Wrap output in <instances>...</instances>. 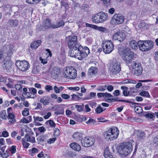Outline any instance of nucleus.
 <instances>
[{
    "instance_id": "f257e3e1",
    "label": "nucleus",
    "mask_w": 158,
    "mask_h": 158,
    "mask_svg": "<svg viewBox=\"0 0 158 158\" xmlns=\"http://www.w3.org/2000/svg\"><path fill=\"white\" fill-rule=\"evenodd\" d=\"M132 150V143L129 141L121 143L118 149L119 154L123 157L127 156Z\"/></svg>"
},
{
    "instance_id": "f03ea898",
    "label": "nucleus",
    "mask_w": 158,
    "mask_h": 158,
    "mask_svg": "<svg viewBox=\"0 0 158 158\" xmlns=\"http://www.w3.org/2000/svg\"><path fill=\"white\" fill-rule=\"evenodd\" d=\"M119 133V131L118 128L113 127L110 128L108 131L104 133V136L106 139L113 140L118 137Z\"/></svg>"
},
{
    "instance_id": "7ed1b4c3",
    "label": "nucleus",
    "mask_w": 158,
    "mask_h": 158,
    "mask_svg": "<svg viewBox=\"0 0 158 158\" xmlns=\"http://www.w3.org/2000/svg\"><path fill=\"white\" fill-rule=\"evenodd\" d=\"M138 46L139 49L142 52H146L150 50L153 47L154 43L148 40H140L138 42Z\"/></svg>"
},
{
    "instance_id": "20e7f679",
    "label": "nucleus",
    "mask_w": 158,
    "mask_h": 158,
    "mask_svg": "<svg viewBox=\"0 0 158 158\" xmlns=\"http://www.w3.org/2000/svg\"><path fill=\"white\" fill-rule=\"evenodd\" d=\"M77 70L75 68L70 66L64 69L63 74L65 78L74 79L77 77Z\"/></svg>"
},
{
    "instance_id": "39448f33",
    "label": "nucleus",
    "mask_w": 158,
    "mask_h": 158,
    "mask_svg": "<svg viewBox=\"0 0 158 158\" xmlns=\"http://www.w3.org/2000/svg\"><path fill=\"white\" fill-rule=\"evenodd\" d=\"M133 74L136 76H139L143 71V68L140 63L136 61H133L130 65Z\"/></svg>"
},
{
    "instance_id": "423d86ee",
    "label": "nucleus",
    "mask_w": 158,
    "mask_h": 158,
    "mask_svg": "<svg viewBox=\"0 0 158 158\" xmlns=\"http://www.w3.org/2000/svg\"><path fill=\"white\" fill-rule=\"evenodd\" d=\"M122 57L127 64H131L135 58L134 52L129 50H125Z\"/></svg>"
},
{
    "instance_id": "0eeeda50",
    "label": "nucleus",
    "mask_w": 158,
    "mask_h": 158,
    "mask_svg": "<svg viewBox=\"0 0 158 158\" xmlns=\"http://www.w3.org/2000/svg\"><path fill=\"white\" fill-rule=\"evenodd\" d=\"M68 44L70 49L79 48V47L81 46L77 42V37L76 36H69L68 37Z\"/></svg>"
},
{
    "instance_id": "6e6552de",
    "label": "nucleus",
    "mask_w": 158,
    "mask_h": 158,
    "mask_svg": "<svg viewBox=\"0 0 158 158\" xmlns=\"http://www.w3.org/2000/svg\"><path fill=\"white\" fill-rule=\"evenodd\" d=\"M16 66L20 70L25 72L30 67L29 63L27 61L24 60L23 61H17Z\"/></svg>"
},
{
    "instance_id": "1a4fd4ad",
    "label": "nucleus",
    "mask_w": 158,
    "mask_h": 158,
    "mask_svg": "<svg viewBox=\"0 0 158 158\" xmlns=\"http://www.w3.org/2000/svg\"><path fill=\"white\" fill-rule=\"evenodd\" d=\"M124 19V16L121 14H115L112 17L110 22L113 25L120 24L123 23Z\"/></svg>"
},
{
    "instance_id": "9d476101",
    "label": "nucleus",
    "mask_w": 158,
    "mask_h": 158,
    "mask_svg": "<svg viewBox=\"0 0 158 158\" xmlns=\"http://www.w3.org/2000/svg\"><path fill=\"white\" fill-rule=\"evenodd\" d=\"M103 51L106 54H109L113 50V44L110 40H108L102 44Z\"/></svg>"
},
{
    "instance_id": "9b49d317",
    "label": "nucleus",
    "mask_w": 158,
    "mask_h": 158,
    "mask_svg": "<svg viewBox=\"0 0 158 158\" xmlns=\"http://www.w3.org/2000/svg\"><path fill=\"white\" fill-rule=\"evenodd\" d=\"M95 141V139L93 137H85L81 140V143L83 146L87 147L92 145Z\"/></svg>"
},
{
    "instance_id": "f8f14e48",
    "label": "nucleus",
    "mask_w": 158,
    "mask_h": 158,
    "mask_svg": "<svg viewBox=\"0 0 158 158\" xmlns=\"http://www.w3.org/2000/svg\"><path fill=\"white\" fill-rule=\"evenodd\" d=\"M110 69L113 74L118 73L121 70L120 65L118 62H113Z\"/></svg>"
},
{
    "instance_id": "ddd939ff",
    "label": "nucleus",
    "mask_w": 158,
    "mask_h": 158,
    "mask_svg": "<svg viewBox=\"0 0 158 158\" xmlns=\"http://www.w3.org/2000/svg\"><path fill=\"white\" fill-rule=\"evenodd\" d=\"M126 37L125 33L122 31H118L115 33L113 35V38L118 40L120 42L123 41Z\"/></svg>"
},
{
    "instance_id": "4468645a",
    "label": "nucleus",
    "mask_w": 158,
    "mask_h": 158,
    "mask_svg": "<svg viewBox=\"0 0 158 158\" xmlns=\"http://www.w3.org/2000/svg\"><path fill=\"white\" fill-rule=\"evenodd\" d=\"M79 48H72L70 49L69 52L70 56L76 58H77L78 59V57L80 54L79 51L80 49L81 48V46L79 47Z\"/></svg>"
},
{
    "instance_id": "2eb2a0df",
    "label": "nucleus",
    "mask_w": 158,
    "mask_h": 158,
    "mask_svg": "<svg viewBox=\"0 0 158 158\" xmlns=\"http://www.w3.org/2000/svg\"><path fill=\"white\" fill-rule=\"evenodd\" d=\"M2 66L4 69L8 72L11 69V63L7 60L5 59L2 62Z\"/></svg>"
},
{
    "instance_id": "dca6fc26",
    "label": "nucleus",
    "mask_w": 158,
    "mask_h": 158,
    "mask_svg": "<svg viewBox=\"0 0 158 158\" xmlns=\"http://www.w3.org/2000/svg\"><path fill=\"white\" fill-rule=\"evenodd\" d=\"M34 134V133L31 131L29 134H27L25 135V138L26 141L27 142H29L32 143H35V137L31 136Z\"/></svg>"
},
{
    "instance_id": "f3484780",
    "label": "nucleus",
    "mask_w": 158,
    "mask_h": 158,
    "mask_svg": "<svg viewBox=\"0 0 158 158\" xmlns=\"http://www.w3.org/2000/svg\"><path fill=\"white\" fill-rule=\"evenodd\" d=\"M43 26L46 29H53V24L49 19H46L43 22Z\"/></svg>"
},
{
    "instance_id": "a211bd4d",
    "label": "nucleus",
    "mask_w": 158,
    "mask_h": 158,
    "mask_svg": "<svg viewBox=\"0 0 158 158\" xmlns=\"http://www.w3.org/2000/svg\"><path fill=\"white\" fill-rule=\"evenodd\" d=\"M48 138V135L47 134L41 135L38 136L37 138L38 143L41 144L42 143L46 142Z\"/></svg>"
},
{
    "instance_id": "6ab92c4d",
    "label": "nucleus",
    "mask_w": 158,
    "mask_h": 158,
    "mask_svg": "<svg viewBox=\"0 0 158 158\" xmlns=\"http://www.w3.org/2000/svg\"><path fill=\"white\" fill-rule=\"evenodd\" d=\"M108 100L110 101H111L112 102H116V101H119V102H126L128 103H131L132 106H133V107H135L136 106V105H138V103H136L135 102H131L130 100H117V99L115 98H110L108 99Z\"/></svg>"
},
{
    "instance_id": "aec40b11",
    "label": "nucleus",
    "mask_w": 158,
    "mask_h": 158,
    "mask_svg": "<svg viewBox=\"0 0 158 158\" xmlns=\"http://www.w3.org/2000/svg\"><path fill=\"white\" fill-rule=\"evenodd\" d=\"M136 132V136L138 140L142 141L145 139L146 136L144 132L139 130L137 131Z\"/></svg>"
},
{
    "instance_id": "412c9836",
    "label": "nucleus",
    "mask_w": 158,
    "mask_h": 158,
    "mask_svg": "<svg viewBox=\"0 0 158 158\" xmlns=\"http://www.w3.org/2000/svg\"><path fill=\"white\" fill-rule=\"evenodd\" d=\"M8 116L7 118L12 120L11 123L14 122L15 121L14 119L15 114L12 112V108L11 107H9L7 109Z\"/></svg>"
},
{
    "instance_id": "4be33fe9",
    "label": "nucleus",
    "mask_w": 158,
    "mask_h": 158,
    "mask_svg": "<svg viewBox=\"0 0 158 158\" xmlns=\"http://www.w3.org/2000/svg\"><path fill=\"white\" fill-rule=\"evenodd\" d=\"M98 70V69L96 67L92 66L88 70V74L92 77L97 73Z\"/></svg>"
},
{
    "instance_id": "5701e85b",
    "label": "nucleus",
    "mask_w": 158,
    "mask_h": 158,
    "mask_svg": "<svg viewBox=\"0 0 158 158\" xmlns=\"http://www.w3.org/2000/svg\"><path fill=\"white\" fill-rule=\"evenodd\" d=\"M151 24L145 22L143 21H140L138 27L139 28H143L144 30H147L151 27Z\"/></svg>"
},
{
    "instance_id": "b1692460",
    "label": "nucleus",
    "mask_w": 158,
    "mask_h": 158,
    "mask_svg": "<svg viewBox=\"0 0 158 158\" xmlns=\"http://www.w3.org/2000/svg\"><path fill=\"white\" fill-rule=\"evenodd\" d=\"M104 156L105 158H114L112 153L110 151L109 148L107 147L104 150Z\"/></svg>"
},
{
    "instance_id": "393cba45",
    "label": "nucleus",
    "mask_w": 158,
    "mask_h": 158,
    "mask_svg": "<svg viewBox=\"0 0 158 158\" xmlns=\"http://www.w3.org/2000/svg\"><path fill=\"white\" fill-rule=\"evenodd\" d=\"M65 24L64 21L61 19L57 20L55 24H53V29L63 27Z\"/></svg>"
},
{
    "instance_id": "a878e982",
    "label": "nucleus",
    "mask_w": 158,
    "mask_h": 158,
    "mask_svg": "<svg viewBox=\"0 0 158 158\" xmlns=\"http://www.w3.org/2000/svg\"><path fill=\"white\" fill-rule=\"evenodd\" d=\"M98 15L100 17V23L105 22L108 19V14L107 13L101 12L99 13Z\"/></svg>"
},
{
    "instance_id": "bb28decb",
    "label": "nucleus",
    "mask_w": 158,
    "mask_h": 158,
    "mask_svg": "<svg viewBox=\"0 0 158 158\" xmlns=\"http://www.w3.org/2000/svg\"><path fill=\"white\" fill-rule=\"evenodd\" d=\"M50 100V98L48 96H44L40 99V102L43 104L44 106L48 104Z\"/></svg>"
},
{
    "instance_id": "cd10ccee",
    "label": "nucleus",
    "mask_w": 158,
    "mask_h": 158,
    "mask_svg": "<svg viewBox=\"0 0 158 158\" xmlns=\"http://www.w3.org/2000/svg\"><path fill=\"white\" fill-rule=\"evenodd\" d=\"M41 41L39 40L35 41L31 43V48H32L36 49L40 45Z\"/></svg>"
},
{
    "instance_id": "c85d7f7f",
    "label": "nucleus",
    "mask_w": 158,
    "mask_h": 158,
    "mask_svg": "<svg viewBox=\"0 0 158 158\" xmlns=\"http://www.w3.org/2000/svg\"><path fill=\"white\" fill-rule=\"evenodd\" d=\"M70 146L73 149L77 151H79L81 149V146L76 143L73 142L70 143Z\"/></svg>"
},
{
    "instance_id": "c756f323",
    "label": "nucleus",
    "mask_w": 158,
    "mask_h": 158,
    "mask_svg": "<svg viewBox=\"0 0 158 158\" xmlns=\"http://www.w3.org/2000/svg\"><path fill=\"white\" fill-rule=\"evenodd\" d=\"M8 24L11 27H17L18 24V21L16 19H9L8 22Z\"/></svg>"
},
{
    "instance_id": "7c9ffc66",
    "label": "nucleus",
    "mask_w": 158,
    "mask_h": 158,
    "mask_svg": "<svg viewBox=\"0 0 158 158\" xmlns=\"http://www.w3.org/2000/svg\"><path fill=\"white\" fill-rule=\"evenodd\" d=\"M82 134L81 133L76 132L74 133L73 135V137L77 141L80 140L82 137Z\"/></svg>"
},
{
    "instance_id": "2f4dec72",
    "label": "nucleus",
    "mask_w": 158,
    "mask_h": 158,
    "mask_svg": "<svg viewBox=\"0 0 158 158\" xmlns=\"http://www.w3.org/2000/svg\"><path fill=\"white\" fill-rule=\"evenodd\" d=\"M99 13L94 15L92 18V20L94 23H100V17L99 16Z\"/></svg>"
},
{
    "instance_id": "473e14b6",
    "label": "nucleus",
    "mask_w": 158,
    "mask_h": 158,
    "mask_svg": "<svg viewBox=\"0 0 158 158\" xmlns=\"http://www.w3.org/2000/svg\"><path fill=\"white\" fill-rule=\"evenodd\" d=\"M85 49H84V48H82L81 46V48L80 49L79 51L80 54L78 57V59L79 60H81L83 58H85L86 56L85 55Z\"/></svg>"
},
{
    "instance_id": "72a5a7b5",
    "label": "nucleus",
    "mask_w": 158,
    "mask_h": 158,
    "mask_svg": "<svg viewBox=\"0 0 158 158\" xmlns=\"http://www.w3.org/2000/svg\"><path fill=\"white\" fill-rule=\"evenodd\" d=\"M130 47L133 49L136 50L138 48V42L137 43L136 41L133 40L131 41L129 44Z\"/></svg>"
},
{
    "instance_id": "f704fd0d",
    "label": "nucleus",
    "mask_w": 158,
    "mask_h": 158,
    "mask_svg": "<svg viewBox=\"0 0 158 158\" xmlns=\"http://www.w3.org/2000/svg\"><path fill=\"white\" fill-rule=\"evenodd\" d=\"M121 89L123 90V93L124 96L127 97L129 95L130 93L128 91V87L125 86H122Z\"/></svg>"
},
{
    "instance_id": "c9c22d12",
    "label": "nucleus",
    "mask_w": 158,
    "mask_h": 158,
    "mask_svg": "<svg viewBox=\"0 0 158 158\" xmlns=\"http://www.w3.org/2000/svg\"><path fill=\"white\" fill-rule=\"evenodd\" d=\"M143 115L147 118L152 119L153 120H154L155 118V113H144Z\"/></svg>"
},
{
    "instance_id": "e433bc0d",
    "label": "nucleus",
    "mask_w": 158,
    "mask_h": 158,
    "mask_svg": "<svg viewBox=\"0 0 158 158\" xmlns=\"http://www.w3.org/2000/svg\"><path fill=\"white\" fill-rule=\"evenodd\" d=\"M0 117L3 119H6L7 117L6 110H3L0 112Z\"/></svg>"
},
{
    "instance_id": "4c0bfd02",
    "label": "nucleus",
    "mask_w": 158,
    "mask_h": 158,
    "mask_svg": "<svg viewBox=\"0 0 158 158\" xmlns=\"http://www.w3.org/2000/svg\"><path fill=\"white\" fill-rule=\"evenodd\" d=\"M8 48H7V55L9 57L12 54V52L13 50V45L10 44L8 45Z\"/></svg>"
},
{
    "instance_id": "58836bf2",
    "label": "nucleus",
    "mask_w": 158,
    "mask_h": 158,
    "mask_svg": "<svg viewBox=\"0 0 158 158\" xmlns=\"http://www.w3.org/2000/svg\"><path fill=\"white\" fill-rule=\"evenodd\" d=\"M121 84H127V83H133L136 84V82L134 80L131 79H126L120 82Z\"/></svg>"
},
{
    "instance_id": "ea45409f",
    "label": "nucleus",
    "mask_w": 158,
    "mask_h": 158,
    "mask_svg": "<svg viewBox=\"0 0 158 158\" xmlns=\"http://www.w3.org/2000/svg\"><path fill=\"white\" fill-rule=\"evenodd\" d=\"M95 29L97 30L103 32H106L107 31V30L105 27H98L96 25Z\"/></svg>"
},
{
    "instance_id": "a19ab883",
    "label": "nucleus",
    "mask_w": 158,
    "mask_h": 158,
    "mask_svg": "<svg viewBox=\"0 0 158 158\" xmlns=\"http://www.w3.org/2000/svg\"><path fill=\"white\" fill-rule=\"evenodd\" d=\"M22 141L23 148H25L27 149L30 145V144L26 142L23 139H22Z\"/></svg>"
},
{
    "instance_id": "79ce46f5",
    "label": "nucleus",
    "mask_w": 158,
    "mask_h": 158,
    "mask_svg": "<svg viewBox=\"0 0 158 158\" xmlns=\"http://www.w3.org/2000/svg\"><path fill=\"white\" fill-rule=\"evenodd\" d=\"M96 94L95 93L91 92L89 93V96L85 97V100H89L92 99V98H94L96 96Z\"/></svg>"
},
{
    "instance_id": "37998d69",
    "label": "nucleus",
    "mask_w": 158,
    "mask_h": 158,
    "mask_svg": "<svg viewBox=\"0 0 158 158\" xmlns=\"http://www.w3.org/2000/svg\"><path fill=\"white\" fill-rule=\"evenodd\" d=\"M29 109L27 108H24L22 112V114L25 116L28 115L29 114Z\"/></svg>"
},
{
    "instance_id": "c03bdc74",
    "label": "nucleus",
    "mask_w": 158,
    "mask_h": 158,
    "mask_svg": "<svg viewBox=\"0 0 158 158\" xmlns=\"http://www.w3.org/2000/svg\"><path fill=\"white\" fill-rule=\"evenodd\" d=\"M96 121L94 119L89 118V120L86 122V123L88 124L91 125L96 124Z\"/></svg>"
},
{
    "instance_id": "a18cd8bd",
    "label": "nucleus",
    "mask_w": 158,
    "mask_h": 158,
    "mask_svg": "<svg viewBox=\"0 0 158 158\" xmlns=\"http://www.w3.org/2000/svg\"><path fill=\"white\" fill-rule=\"evenodd\" d=\"M139 95L143 97H148L150 96L149 94L147 91H142L139 93Z\"/></svg>"
},
{
    "instance_id": "49530a36",
    "label": "nucleus",
    "mask_w": 158,
    "mask_h": 158,
    "mask_svg": "<svg viewBox=\"0 0 158 158\" xmlns=\"http://www.w3.org/2000/svg\"><path fill=\"white\" fill-rule=\"evenodd\" d=\"M105 109L103 110V108L102 107L100 106V105H99L98 107L96 108V110H95L96 112L98 113L99 114L101 112H102L103 111L105 110Z\"/></svg>"
},
{
    "instance_id": "de8ad7c7",
    "label": "nucleus",
    "mask_w": 158,
    "mask_h": 158,
    "mask_svg": "<svg viewBox=\"0 0 158 158\" xmlns=\"http://www.w3.org/2000/svg\"><path fill=\"white\" fill-rule=\"evenodd\" d=\"M10 150L9 149H7L6 151L3 153V158H6L8 157L10 154Z\"/></svg>"
},
{
    "instance_id": "09e8293b",
    "label": "nucleus",
    "mask_w": 158,
    "mask_h": 158,
    "mask_svg": "<svg viewBox=\"0 0 158 158\" xmlns=\"http://www.w3.org/2000/svg\"><path fill=\"white\" fill-rule=\"evenodd\" d=\"M9 6L8 5H4L2 6L1 8L3 11H6L9 9Z\"/></svg>"
},
{
    "instance_id": "8fccbe9b",
    "label": "nucleus",
    "mask_w": 158,
    "mask_h": 158,
    "mask_svg": "<svg viewBox=\"0 0 158 158\" xmlns=\"http://www.w3.org/2000/svg\"><path fill=\"white\" fill-rule=\"evenodd\" d=\"M84 105L82 106L80 105H76L75 107L78 112H81L83 111Z\"/></svg>"
},
{
    "instance_id": "3c124183",
    "label": "nucleus",
    "mask_w": 158,
    "mask_h": 158,
    "mask_svg": "<svg viewBox=\"0 0 158 158\" xmlns=\"http://www.w3.org/2000/svg\"><path fill=\"white\" fill-rule=\"evenodd\" d=\"M48 123L50 125V126L52 127H55L56 126V124L52 120H49L47 121L46 123L48 124Z\"/></svg>"
},
{
    "instance_id": "603ef678",
    "label": "nucleus",
    "mask_w": 158,
    "mask_h": 158,
    "mask_svg": "<svg viewBox=\"0 0 158 158\" xmlns=\"http://www.w3.org/2000/svg\"><path fill=\"white\" fill-rule=\"evenodd\" d=\"M106 88V86H99L97 89V90L101 91H105Z\"/></svg>"
},
{
    "instance_id": "864d4df0",
    "label": "nucleus",
    "mask_w": 158,
    "mask_h": 158,
    "mask_svg": "<svg viewBox=\"0 0 158 158\" xmlns=\"http://www.w3.org/2000/svg\"><path fill=\"white\" fill-rule=\"evenodd\" d=\"M147 155L146 154L145 152L143 150L141 155L139 156L138 158H146L147 157Z\"/></svg>"
},
{
    "instance_id": "5fc2aeb1",
    "label": "nucleus",
    "mask_w": 158,
    "mask_h": 158,
    "mask_svg": "<svg viewBox=\"0 0 158 158\" xmlns=\"http://www.w3.org/2000/svg\"><path fill=\"white\" fill-rule=\"evenodd\" d=\"M61 5L62 6H64L65 9L68 6V4L67 2L64 0H62L60 2Z\"/></svg>"
},
{
    "instance_id": "6e6d98bb",
    "label": "nucleus",
    "mask_w": 158,
    "mask_h": 158,
    "mask_svg": "<svg viewBox=\"0 0 158 158\" xmlns=\"http://www.w3.org/2000/svg\"><path fill=\"white\" fill-rule=\"evenodd\" d=\"M16 146L15 145H13L11 146V148L9 150H10V152L12 154H14L16 152Z\"/></svg>"
},
{
    "instance_id": "4d7b16f0",
    "label": "nucleus",
    "mask_w": 158,
    "mask_h": 158,
    "mask_svg": "<svg viewBox=\"0 0 158 158\" xmlns=\"http://www.w3.org/2000/svg\"><path fill=\"white\" fill-rule=\"evenodd\" d=\"M72 97V99H73L75 101H78L79 100L80 98L78 97L77 95L75 94H73L71 95Z\"/></svg>"
},
{
    "instance_id": "13d9d810",
    "label": "nucleus",
    "mask_w": 158,
    "mask_h": 158,
    "mask_svg": "<svg viewBox=\"0 0 158 158\" xmlns=\"http://www.w3.org/2000/svg\"><path fill=\"white\" fill-rule=\"evenodd\" d=\"M45 90L47 92H49L51 90L53 89L52 87L50 85H46L45 87Z\"/></svg>"
},
{
    "instance_id": "bf43d9fd",
    "label": "nucleus",
    "mask_w": 158,
    "mask_h": 158,
    "mask_svg": "<svg viewBox=\"0 0 158 158\" xmlns=\"http://www.w3.org/2000/svg\"><path fill=\"white\" fill-rule=\"evenodd\" d=\"M33 118L34 119L35 122H36L37 121L40 122L44 120L43 118L41 117H39L38 116L35 117V116H34Z\"/></svg>"
},
{
    "instance_id": "052dcab7",
    "label": "nucleus",
    "mask_w": 158,
    "mask_h": 158,
    "mask_svg": "<svg viewBox=\"0 0 158 158\" xmlns=\"http://www.w3.org/2000/svg\"><path fill=\"white\" fill-rule=\"evenodd\" d=\"M29 91V92L31 93L32 94L37 93V90L36 89L34 88H28Z\"/></svg>"
},
{
    "instance_id": "680f3d73",
    "label": "nucleus",
    "mask_w": 158,
    "mask_h": 158,
    "mask_svg": "<svg viewBox=\"0 0 158 158\" xmlns=\"http://www.w3.org/2000/svg\"><path fill=\"white\" fill-rule=\"evenodd\" d=\"M58 59L60 61L64 62H65V56L64 55H61L59 57H58Z\"/></svg>"
},
{
    "instance_id": "e2e57ef3",
    "label": "nucleus",
    "mask_w": 158,
    "mask_h": 158,
    "mask_svg": "<svg viewBox=\"0 0 158 158\" xmlns=\"http://www.w3.org/2000/svg\"><path fill=\"white\" fill-rule=\"evenodd\" d=\"M64 113V110L63 109H61L58 111H56L55 112V114L56 115L63 114Z\"/></svg>"
},
{
    "instance_id": "0e129e2a",
    "label": "nucleus",
    "mask_w": 158,
    "mask_h": 158,
    "mask_svg": "<svg viewBox=\"0 0 158 158\" xmlns=\"http://www.w3.org/2000/svg\"><path fill=\"white\" fill-rule=\"evenodd\" d=\"M84 49H85V55L86 56L90 53L89 50L87 47H84Z\"/></svg>"
},
{
    "instance_id": "69168bd1",
    "label": "nucleus",
    "mask_w": 158,
    "mask_h": 158,
    "mask_svg": "<svg viewBox=\"0 0 158 158\" xmlns=\"http://www.w3.org/2000/svg\"><path fill=\"white\" fill-rule=\"evenodd\" d=\"M60 135V131L59 129L57 128H55L54 131V135L55 136H57Z\"/></svg>"
},
{
    "instance_id": "338daca9",
    "label": "nucleus",
    "mask_w": 158,
    "mask_h": 158,
    "mask_svg": "<svg viewBox=\"0 0 158 158\" xmlns=\"http://www.w3.org/2000/svg\"><path fill=\"white\" fill-rule=\"evenodd\" d=\"M56 139L55 138H53L49 139H48L47 140V143L49 144H51L54 143L56 140Z\"/></svg>"
},
{
    "instance_id": "774afa93",
    "label": "nucleus",
    "mask_w": 158,
    "mask_h": 158,
    "mask_svg": "<svg viewBox=\"0 0 158 158\" xmlns=\"http://www.w3.org/2000/svg\"><path fill=\"white\" fill-rule=\"evenodd\" d=\"M43 109L42 105L40 103H37V106L35 108V110L39 109L40 110H42Z\"/></svg>"
}]
</instances>
